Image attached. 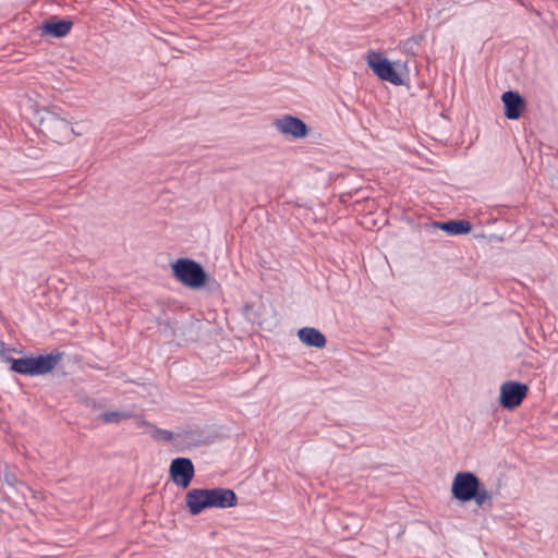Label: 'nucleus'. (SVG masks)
<instances>
[{
    "label": "nucleus",
    "mask_w": 558,
    "mask_h": 558,
    "mask_svg": "<svg viewBox=\"0 0 558 558\" xmlns=\"http://www.w3.org/2000/svg\"><path fill=\"white\" fill-rule=\"evenodd\" d=\"M36 117L40 133L57 144L69 143L82 135L73 126V117L58 106L44 107L36 111Z\"/></svg>",
    "instance_id": "f257e3e1"
},
{
    "label": "nucleus",
    "mask_w": 558,
    "mask_h": 558,
    "mask_svg": "<svg viewBox=\"0 0 558 558\" xmlns=\"http://www.w3.org/2000/svg\"><path fill=\"white\" fill-rule=\"evenodd\" d=\"M238 505V496L231 488H192L185 495V507L191 515H198L207 509H228Z\"/></svg>",
    "instance_id": "f03ea898"
},
{
    "label": "nucleus",
    "mask_w": 558,
    "mask_h": 558,
    "mask_svg": "<svg viewBox=\"0 0 558 558\" xmlns=\"http://www.w3.org/2000/svg\"><path fill=\"white\" fill-rule=\"evenodd\" d=\"M64 353L53 349L46 354H31L23 357L4 356V362L10 364V371L23 376H44L53 372L62 361Z\"/></svg>",
    "instance_id": "7ed1b4c3"
},
{
    "label": "nucleus",
    "mask_w": 558,
    "mask_h": 558,
    "mask_svg": "<svg viewBox=\"0 0 558 558\" xmlns=\"http://www.w3.org/2000/svg\"><path fill=\"white\" fill-rule=\"evenodd\" d=\"M452 498L461 504L474 501L483 507L492 500V493L487 490L481 478L471 471L458 472L451 483Z\"/></svg>",
    "instance_id": "20e7f679"
},
{
    "label": "nucleus",
    "mask_w": 558,
    "mask_h": 558,
    "mask_svg": "<svg viewBox=\"0 0 558 558\" xmlns=\"http://www.w3.org/2000/svg\"><path fill=\"white\" fill-rule=\"evenodd\" d=\"M367 66L381 81L396 86L405 84L409 77L407 62L390 61L383 52L371 50L366 54Z\"/></svg>",
    "instance_id": "39448f33"
},
{
    "label": "nucleus",
    "mask_w": 558,
    "mask_h": 558,
    "mask_svg": "<svg viewBox=\"0 0 558 558\" xmlns=\"http://www.w3.org/2000/svg\"><path fill=\"white\" fill-rule=\"evenodd\" d=\"M172 276L177 281L192 290L206 287L209 274L203 265L189 257H180L171 264Z\"/></svg>",
    "instance_id": "423d86ee"
},
{
    "label": "nucleus",
    "mask_w": 558,
    "mask_h": 558,
    "mask_svg": "<svg viewBox=\"0 0 558 558\" xmlns=\"http://www.w3.org/2000/svg\"><path fill=\"white\" fill-rule=\"evenodd\" d=\"M217 438L218 433L211 426L187 425L178 432L177 451L210 445Z\"/></svg>",
    "instance_id": "0eeeda50"
},
{
    "label": "nucleus",
    "mask_w": 558,
    "mask_h": 558,
    "mask_svg": "<svg viewBox=\"0 0 558 558\" xmlns=\"http://www.w3.org/2000/svg\"><path fill=\"white\" fill-rule=\"evenodd\" d=\"M527 393L526 384L508 380L500 386L498 402L504 409L511 411L521 405Z\"/></svg>",
    "instance_id": "6e6552de"
},
{
    "label": "nucleus",
    "mask_w": 558,
    "mask_h": 558,
    "mask_svg": "<svg viewBox=\"0 0 558 558\" xmlns=\"http://www.w3.org/2000/svg\"><path fill=\"white\" fill-rule=\"evenodd\" d=\"M169 476L177 486L187 488L195 476L193 461L186 457L172 459L169 466Z\"/></svg>",
    "instance_id": "1a4fd4ad"
},
{
    "label": "nucleus",
    "mask_w": 558,
    "mask_h": 558,
    "mask_svg": "<svg viewBox=\"0 0 558 558\" xmlns=\"http://www.w3.org/2000/svg\"><path fill=\"white\" fill-rule=\"evenodd\" d=\"M274 125L280 134L295 140L305 138L311 132V128L302 119L292 114L277 118Z\"/></svg>",
    "instance_id": "9d476101"
},
{
    "label": "nucleus",
    "mask_w": 558,
    "mask_h": 558,
    "mask_svg": "<svg viewBox=\"0 0 558 558\" xmlns=\"http://www.w3.org/2000/svg\"><path fill=\"white\" fill-rule=\"evenodd\" d=\"M73 25L70 17L51 15L37 26V32L40 37L63 38L70 34Z\"/></svg>",
    "instance_id": "9b49d317"
},
{
    "label": "nucleus",
    "mask_w": 558,
    "mask_h": 558,
    "mask_svg": "<svg viewBox=\"0 0 558 558\" xmlns=\"http://www.w3.org/2000/svg\"><path fill=\"white\" fill-rule=\"evenodd\" d=\"M423 228L430 233L441 230L448 235L456 236L469 234L473 229V225L466 219H449L427 222L423 225Z\"/></svg>",
    "instance_id": "f8f14e48"
},
{
    "label": "nucleus",
    "mask_w": 558,
    "mask_h": 558,
    "mask_svg": "<svg viewBox=\"0 0 558 558\" xmlns=\"http://www.w3.org/2000/svg\"><path fill=\"white\" fill-rule=\"evenodd\" d=\"M504 114L508 120H519L526 110V99L518 90H507L501 95Z\"/></svg>",
    "instance_id": "ddd939ff"
},
{
    "label": "nucleus",
    "mask_w": 558,
    "mask_h": 558,
    "mask_svg": "<svg viewBox=\"0 0 558 558\" xmlns=\"http://www.w3.org/2000/svg\"><path fill=\"white\" fill-rule=\"evenodd\" d=\"M300 341L306 347L323 349L327 344L326 336L314 327H302L298 331Z\"/></svg>",
    "instance_id": "4468645a"
},
{
    "label": "nucleus",
    "mask_w": 558,
    "mask_h": 558,
    "mask_svg": "<svg viewBox=\"0 0 558 558\" xmlns=\"http://www.w3.org/2000/svg\"><path fill=\"white\" fill-rule=\"evenodd\" d=\"M130 417H132V413L130 411H110L100 414V420L106 424H118Z\"/></svg>",
    "instance_id": "2eb2a0df"
},
{
    "label": "nucleus",
    "mask_w": 558,
    "mask_h": 558,
    "mask_svg": "<svg viewBox=\"0 0 558 558\" xmlns=\"http://www.w3.org/2000/svg\"><path fill=\"white\" fill-rule=\"evenodd\" d=\"M154 432L151 434L153 438L158 441H172L174 447L177 448L178 442V432L174 433L172 430L159 428L155 425H151Z\"/></svg>",
    "instance_id": "dca6fc26"
},
{
    "label": "nucleus",
    "mask_w": 558,
    "mask_h": 558,
    "mask_svg": "<svg viewBox=\"0 0 558 558\" xmlns=\"http://www.w3.org/2000/svg\"><path fill=\"white\" fill-rule=\"evenodd\" d=\"M423 39H424V35H422V34L412 36L403 41V49L408 53H410L412 56H416L417 51H418V47Z\"/></svg>",
    "instance_id": "f3484780"
},
{
    "label": "nucleus",
    "mask_w": 558,
    "mask_h": 558,
    "mask_svg": "<svg viewBox=\"0 0 558 558\" xmlns=\"http://www.w3.org/2000/svg\"><path fill=\"white\" fill-rule=\"evenodd\" d=\"M205 288H207L210 292H215L220 290V283L215 278L209 276L208 283Z\"/></svg>",
    "instance_id": "a211bd4d"
},
{
    "label": "nucleus",
    "mask_w": 558,
    "mask_h": 558,
    "mask_svg": "<svg viewBox=\"0 0 558 558\" xmlns=\"http://www.w3.org/2000/svg\"><path fill=\"white\" fill-rule=\"evenodd\" d=\"M4 482L10 486H15L19 483L15 474L12 472L4 473Z\"/></svg>",
    "instance_id": "6ab92c4d"
},
{
    "label": "nucleus",
    "mask_w": 558,
    "mask_h": 558,
    "mask_svg": "<svg viewBox=\"0 0 558 558\" xmlns=\"http://www.w3.org/2000/svg\"><path fill=\"white\" fill-rule=\"evenodd\" d=\"M86 404H87V405H92L93 408H96V407H97V404H96V401H95V400H89V399H87Z\"/></svg>",
    "instance_id": "aec40b11"
},
{
    "label": "nucleus",
    "mask_w": 558,
    "mask_h": 558,
    "mask_svg": "<svg viewBox=\"0 0 558 558\" xmlns=\"http://www.w3.org/2000/svg\"><path fill=\"white\" fill-rule=\"evenodd\" d=\"M0 356H1V359H2V361H3V362H4V356H8V355L4 353L3 349H0Z\"/></svg>",
    "instance_id": "412c9836"
},
{
    "label": "nucleus",
    "mask_w": 558,
    "mask_h": 558,
    "mask_svg": "<svg viewBox=\"0 0 558 558\" xmlns=\"http://www.w3.org/2000/svg\"><path fill=\"white\" fill-rule=\"evenodd\" d=\"M0 345H1V347H3V345H4V343H3L1 340H0Z\"/></svg>",
    "instance_id": "4be33fe9"
}]
</instances>
